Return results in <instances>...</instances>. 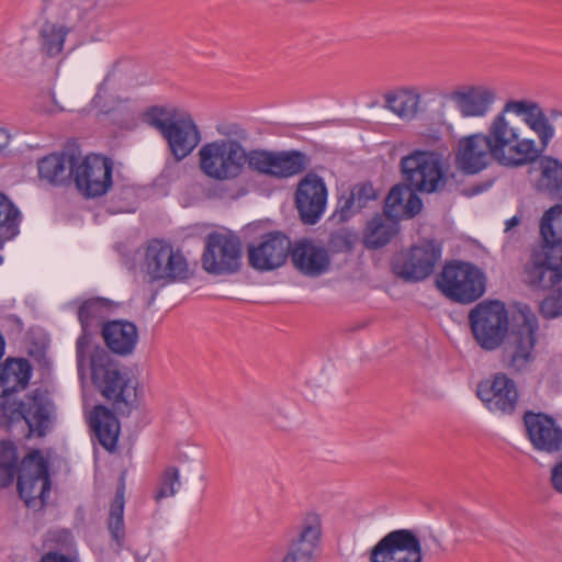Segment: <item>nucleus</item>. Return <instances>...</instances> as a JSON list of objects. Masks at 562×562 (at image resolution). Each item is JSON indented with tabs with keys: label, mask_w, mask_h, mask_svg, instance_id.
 Listing matches in <instances>:
<instances>
[{
	"label": "nucleus",
	"mask_w": 562,
	"mask_h": 562,
	"mask_svg": "<svg viewBox=\"0 0 562 562\" xmlns=\"http://www.w3.org/2000/svg\"><path fill=\"white\" fill-rule=\"evenodd\" d=\"M476 345L485 351L502 347L501 362L513 373L528 370L537 359L539 322L528 305L519 308L509 323L508 311L499 300H484L468 315Z\"/></svg>",
	"instance_id": "nucleus-1"
},
{
	"label": "nucleus",
	"mask_w": 562,
	"mask_h": 562,
	"mask_svg": "<svg viewBox=\"0 0 562 562\" xmlns=\"http://www.w3.org/2000/svg\"><path fill=\"white\" fill-rule=\"evenodd\" d=\"M540 248L524 265L522 282L531 291L550 289L562 281V204L547 210L540 222Z\"/></svg>",
	"instance_id": "nucleus-2"
},
{
	"label": "nucleus",
	"mask_w": 562,
	"mask_h": 562,
	"mask_svg": "<svg viewBox=\"0 0 562 562\" xmlns=\"http://www.w3.org/2000/svg\"><path fill=\"white\" fill-rule=\"evenodd\" d=\"M400 171L402 181L394 184L386 195L387 215H391L393 206L402 205L407 190L413 188L419 193H439L445 190L448 181L440 155L431 150L416 149L402 157Z\"/></svg>",
	"instance_id": "nucleus-3"
},
{
	"label": "nucleus",
	"mask_w": 562,
	"mask_h": 562,
	"mask_svg": "<svg viewBox=\"0 0 562 562\" xmlns=\"http://www.w3.org/2000/svg\"><path fill=\"white\" fill-rule=\"evenodd\" d=\"M55 405L44 387L27 392L22 400L0 401V429L15 436L21 426L25 439L43 438L52 428Z\"/></svg>",
	"instance_id": "nucleus-4"
},
{
	"label": "nucleus",
	"mask_w": 562,
	"mask_h": 562,
	"mask_svg": "<svg viewBox=\"0 0 562 562\" xmlns=\"http://www.w3.org/2000/svg\"><path fill=\"white\" fill-rule=\"evenodd\" d=\"M517 139L516 131L509 126L503 113H498L488 127V133H475L459 139L454 164L463 175L473 176L491 164L497 156L503 157V148Z\"/></svg>",
	"instance_id": "nucleus-5"
},
{
	"label": "nucleus",
	"mask_w": 562,
	"mask_h": 562,
	"mask_svg": "<svg viewBox=\"0 0 562 562\" xmlns=\"http://www.w3.org/2000/svg\"><path fill=\"white\" fill-rule=\"evenodd\" d=\"M143 121L160 133L176 161L188 157L201 142L194 120L190 114L180 115L176 108L151 105L144 111Z\"/></svg>",
	"instance_id": "nucleus-6"
},
{
	"label": "nucleus",
	"mask_w": 562,
	"mask_h": 562,
	"mask_svg": "<svg viewBox=\"0 0 562 562\" xmlns=\"http://www.w3.org/2000/svg\"><path fill=\"white\" fill-rule=\"evenodd\" d=\"M485 272L470 261L450 260L436 276L435 284L447 299L468 305L476 302L486 292Z\"/></svg>",
	"instance_id": "nucleus-7"
},
{
	"label": "nucleus",
	"mask_w": 562,
	"mask_h": 562,
	"mask_svg": "<svg viewBox=\"0 0 562 562\" xmlns=\"http://www.w3.org/2000/svg\"><path fill=\"white\" fill-rule=\"evenodd\" d=\"M120 367V362L100 345L87 352L86 370H90L94 390L106 401L127 404L131 378Z\"/></svg>",
	"instance_id": "nucleus-8"
},
{
	"label": "nucleus",
	"mask_w": 562,
	"mask_h": 562,
	"mask_svg": "<svg viewBox=\"0 0 562 562\" xmlns=\"http://www.w3.org/2000/svg\"><path fill=\"white\" fill-rule=\"evenodd\" d=\"M311 165V157L297 149L269 150L244 148L243 172L247 167L259 175L274 179H286L304 172Z\"/></svg>",
	"instance_id": "nucleus-9"
},
{
	"label": "nucleus",
	"mask_w": 562,
	"mask_h": 562,
	"mask_svg": "<svg viewBox=\"0 0 562 562\" xmlns=\"http://www.w3.org/2000/svg\"><path fill=\"white\" fill-rule=\"evenodd\" d=\"M140 269L148 277L147 282L150 284L160 281L168 284L190 278L186 257L161 239H151L147 244Z\"/></svg>",
	"instance_id": "nucleus-10"
},
{
	"label": "nucleus",
	"mask_w": 562,
	"mask_h": 562,
	"mask_svg": "<svg viewBox=\"0 0 562 562\" xmlns=\"http://www.w3.org/2000/svg\"><path fill=\"white\" fill-rule=\"evenodd\" d=\"M244 148L234 142L205 143L198 153L200 170L216 181L236 180L243 175Z\"/></svg>",
	"instance_id": "nucleus-11"
},
{
	"label": "nucleus",
	"mask_w": 562,
	"mask_h": 562,
	"mask_svg": "<svg viewBox=\"0 0 562 562\" xmlns=\"http://www.w3.org/2000/svg\"><path fill=\"white\" fill-rule=\"evenodd\" d=\"M117 304L105 297H91L85 300L78 311L77 316L81 327V334L76 341V360L78 375H86L87 352L93 348L94 338L102 334V328L108 319L109 313Z\"/></svg>",
	"instance_id": "nucleus-12"
},
{
	"label": "nucleus",
	"mask_w": 562,
	"mask_h": 562,
	"mask_svg": "<svg viewBox=\"0 0 562 562\" xmlns=\"http://www.w3.org/2000/svg\"><path fill=\"white\" fill-rule=\"evenodd\" d=\"M18 471L16 488L20 498L27 507H35L37 501L40 507H44L52 486L48 460L40 449H31L18 464Z\"/></svg>",
	"instance_id": "nucleus-13"
},
{
	"label": "nucleus",
	"mask_w": 562,
	"mask_h": 562,
	"mask_svg": "<svg viewBox=\"0 0 562 562\" xmlns=\"http://www.w3.org/2000/svg\"><path fill=\"white\" fill-rule=\"evenodd\" d=\"M441 255V244L435 239H423L393 257L392 272L406 282H420L432 274Z\"/></svg>",
	"instance_id": "nucleus-14"
},
{
	"label": "nucleus",
	"mask_w": 562,
	"mask_h": 562,
	"mask_svg": "<svg viewBox=\"0 0 562 562\" xmlns=\"http://www.w3.org/2000/svg\"><path fill=\"white\" fill-rule=\"evenodd\" d=\"M113 160L102 154L78 156L74 176L77 190L87 199L105 195L113 187Z\"/></svg>",
	"instance_id": "nucleus-15"
},
{
	"label": "nucleus",
	"mask_w": 562,
	"mask_h": 562,
	"mask_svg": "<svg viewBox=\"0 0 562 562\" xmlns=\"http://www.w3.org/2000/svg\"><path fill=\"white\" fill-rule=\"evenodd\" d=\"M241 243L235 235L210 233L201 257L202 268L210 274L231 276L241 268Z\"/></svg>",
	"instance_id": "nucleus-16"
},
{
	"label": "nucleus",
	"mask_w": 562,
	"mask_h": 562,
	"mask_svg": "<svg viewBox=\"0 0 562 562\" xmlns=\"http://www.w3.org/2000/svg\"><path fill=\"white\" fill-rule=\"evenodd\" d=\"M369 562H423L422 542L412 529H395L370 550Z\"/></svg>",
	"instance_id": "nucleus-17"
},
{
	"label": "nucleus",
	"mask_w": 562,
	"mask_h": 562,
	"mask_svg": "<svg viewBox=\"0 0 562 562\" xmlns=\"http://www.w3.org/2000/svg\"><path fill=\"white\" fill-rule=\"evenodd\" d=\"M292 241L281 231L261 235L257 244H248V265L257 271H272L282 267L290 257Z\"/></svg>",
	"instance_id": "nucleus-18"
},
{
	"label": "nucleus",
	"mask_w": 562,
	"mask_h": 562,
	"mask_svg": "<svg viewBox=\"0 0 562 562\" xmlns=\"http://www.w3.org/2000/svg\"><path fill=\"white\" fill-rule=\"evenodd\" d=\"M328 191L324 179L310 171L299 182L294 204L304 225H315L322 218L327 205Z\"/></svg>",
	"instance_id": "nucleus-19"
},
{
	"label": "nucleus",
	"mask_w": 562,
	"mask_h": 562,
	"mask_svg": "<svg viewBox=\"0 0 562 562\" xmlns=\"http://www.w3.org/2000/svg\"><path fill=\"white\" fill-rule=\"evenodd\" d=\"M476 395L490 412L501 415H513L519 398L516 382L503 372L481 381L476 387Z\"/></svg>",
	"instance_id": "nucleus-20"
},
{
	"label": "nucleus",
	"mask_w": 562,
	"mask_h": 562,
	"mask_svg": "<svg viewBox=\"0 0 562 562\" xmlns=\"http://www.w3.org/2000/svg\"><path fill=\"white\" fill-rule=\"evenodd\" d=\"M522 420L526 436L536 450L555 453L562 449V427L551 415L526 411Z\"/></svg>",
	"instance_id": "nucleus-21"
},
{
	"label": "nucleus",
	"mask_w": 562,
	"mask_h": 562,
	"mask_svg": "<svg viewBox=\"0 0 562 562\" xmlns=\"http://www.w3.org/2000/svg\"><path fill=\"white\" fill-rule=\"evenodd\" d=\"M290 258L293 267L307 277L322 276L328 271L331 262L328 250L307 237L292 243Z\"/></svg>",
	"instance_id": "nucleus-22"
},
{
	"label": "nucleus",
	"mask_w": 562,
	"mask_h": 562,
	"mask_svg": "<svg viewBox=\"0 0 562 562\" xmlns=\"http://www.w3.org/2000/svg\"><path fill=\"white\" fill-rule=\"evenodd\" d=\"M378 199L379 191L371 181L358 182L338 195L330 220L337 224H344L366 209L370 202Z\"/></svg>",
	"instance_id": "nucleus-23"
},
{
	"label": "nucleus",
	"mask_w": 562,
	"mask_h": 562,
	"mask_svg": "<svg viewBox=\"0 0 562 562\" xmlns=\"http://www.w3.org/2000/svg\"><path fill=\"white\" fill-rule=\"evenodd\" d=\"M106 351L120 357H128L134 353L139 340L138 328L135 323L119 318L109 321L103 325L100 335Z\"/></svg>",
	"instance_id": "nucleus-24"
},
{
	"label": "nucleus",
	"mask_w": 562,
	"mask_h": 562,
	"mask_svg": "<svg viewBox=\"0 0 562 562\" xmlns=\"http://www.w3.org/2000/svg\"><path fill=\"white\" fill-rule=\"evenodd\" d=\"M322 536L321 517L310 513L296 539L292 540L281 562H315L314 551Z\"/></svg>",
	"instance_id": "nucleus-25"
},
{
	"label": "nucleus",
	"mask_w": 562,
	"mask_h": 562,
	"mask_svg": "<svg viewBox=\"0 0 562 562\" xmlns=\"http://www.w3.org/2000/svg\"><path fill=\"white\" fill-rule=\"evenodd\" d=\"M33 374L29 359L9 357L0 363V401L9 402L12 396L27 387Z\"/></svg>",
	"instance_id": "nucleus-26"
},
{
	"label": "nucleus",
	"mask_w": 562,
	"mask_h": 562,
	"mask_svg": "<svg viewBox=\"0 0 562 562\" xmlns=\"http://www.w3.org/2000/svg\"><path fill=\"white\" fill-rule=\"evenodd\" d=\"M77 158L78 155L68 151L49 154L37 161L38 177L54 186L70 184Z\"/></svg>",
	"instance_id": "nucleus-27"
},
{
	"label": "nucleus",
	"mask_w": 562,
	"mask_h": 562,
	"mask_svg": "<svg viewBox=\"0 0 562 562\" xmlns=\"http://www.w3.org/2000/svg\"><path fill=\"white\" fill-rule=\"evenodd\" d=\"M398 206H393L390 211L391 215L386 213V198L384 199L383 218L381 214H375L370 221L363 232V244L368 249H380L386 246L392 238L400 232V216L395 210Z\"/></svg>",
	"instance_id": "nucleus-28"
},
{
	"label": "nucleus",
	"mask_w": 562,
	"mask_h": 562,
	"mask_svg": "<svg viewBox=\"0 0 562 562\" xmlns=\"http://www.w3.org/2000/svg\"><path fill=\"white\" fill-rule=\"evenodd\" d=\"M89 426L98 442L109 452H114L120 436V422L115 413L105 405H95L89 419Z\"/></svg>",
	"instance_id": "nucleus-29"
},
{
	"label": "nucleus",
	"mask_w": 562,
	"mask_h": 562,
	"mask_svg": "<svg viewBox=\"0 0 562 562\" xmlns=\"http://www.w3.org/2000/svg\"><path fill=\"white\" fill-rule=\"evenodd\" d=\"M125 475L126 471H123L119 477L115 495L110 503L106 518V529L112 542H114L116 547V553L121 552L126 542V529L124 521Z\"/></svg>",
	"instance_id": "nucleus-30"
},
{
	"label": "nucleus",
	"mask_w": 562,
	"mask_h": 562,
	"mask_svg": "<svg viewBox=\"0 0 562 562\" xmlns=\"http://www.w3.org/2000/svg\"><path fill=\"white\" fill-rule=\"evenodd\" d=\"M537 164L540 172L535 184L537 192L562 201V161L552 156L541 155Z\"/></svg>",
	"instance_id": "nucleus-31"
},
{
	"label": "nucleus",
	"mask_w": 562,
	"mask_h": 562,
	"mask_svg": "<svg viewBox=\"0 0 562 562\" xmlns=\"http://www.w3.org/2000/svg\"><path fill=\"white\" fill-rule=\"evenodd\" d=\"M452 99L462 116H483L493 104L495 93L484 87H472L467 91H456Z\"/></svg>",
	"instance_id": "nucleus-32"
},
{
	"label": "nucleus",
	"mask_w": 562,
	"mask_h": 562,
	"mask_svg": "<svg viewBox=\"0 0 562 562\" xmlns=\"http://www.w3.org/2000/svg\"><path fill=\"white\" fill-rule=\"evenodd\" d=\"M541 155L535 140L517 138L503 148V157L497 156V162L505 167H521L537 162Z\"/></svg>",
	"instance_id": "nucleus-33"
},
{
	"label": "nucleus",
	"mask_w": 562,
	"mask_h": 562,
	"mask_svg": "<svg viewBox=\"0 0 562 562\" xmlns=\"http://www.w3.org/2000/svg\"><path fill=\"white\" fill-rule=\"evenodd\" d=\"M420 95L412 90L391 91L384 94V108L403 120H413L418 113Z\"/></svg>",
	"instance_id": "nucleus-34"
},
{
	"label": "nucleus",
	"mask_w": 562,
	"mask_h": 562,
	"mask_svg": "<svg viewBox=\"0 0 562 562\" xmlns=\"http://www.w3.org/2000/svg\"><path fill=\"white\" fill-rule=\"evenodd\" d=\"M21 220L18 206L0 192V249L5 241L12 240L19 235Z\"/></svg>",
	"instance_id": "nucleus-35"
},
{
	"label": "nucleus",
	"mask_w": 562,
	"mask_h": 562,
	"mask_svg": "<svg viewBox=\"0 0 562 562\" xmlns=\"http://www.w3.org/2000/svg\"><path fill=\"white\" fill-rule=\"evenodd\" d=\"M69 32L70 30L65 25L44 22L38 34L41 50L49 58L58 56Z\"/></svg>",
	"instance_id": "nucleus-36"
},
{
	"label": "nucleus",
	"mask_w": 562,
	"mask_h": 562,
	"mask_svg": "<svg viewBox=\"0 0 562 562\" xmlns=\"http://www.w3.org/2000/svg\"><path fill=\"white\" fill-rule=\"evenodd\" d=\"M113 193L108 201V212L111 214L132 213L137 209V194L134 187L113 184Z\"/></svg>",
	"instance_id": "nucleus-37"
},
{
	"label": "nucleus",
	"mask_w": 562,
	"mask_h": 562,
	"mask_svg": "<svg viewBox=\"0 0 562 562\" xmlns=\"http://www.w3.org/2000/svg\"><path fill=\"white\" fill-rule=\"evenodd\" d=\"M510 111L515 112L517 115H526L525 123L530 128L532 122L544 120L547 117L539 103L527 100H509L506 102L501 113L505 115L506 112Z\"/></svg>",
	"instance_id": "nucleus-38"
},
{
	"label": "nucleus",
	"mask_w": 562,
	"mask_h": 562,
	"mask_svg": "<svg viewBox=\"0 0 562 562\" xmlns=\"http://www.w3.org/2000/svg\"><path fill=\"white\" fill-rule=\"evenodd\" d=\"M181 486L180 472L175 465L167 467L159 477V487L156 491L154 498L160 502L164 498L173 496Z\"/></svg>",
	"instance_id": "nucleus-39"
},
{
	"label": "nucleus",
	"mask_w": 562,
	"mask_h": 562,
	"mask_svg": "<svg viewBox=\"0 0 562 562\" xmlns=\"http://www.w3.org/2000/svg\"><path fill=\"white\" fill-rule=\"evenodd\" d=\"M558 284L546 290H536L535 292H547L548 295L539 304V313L544 319H553L562 316V286Z\"/></svg>",
	"instance_id": "nucleus-40"
},
{
	"label": "nucleus",
	"mask_w": 562,
	"mask_h": 562,
	"mask_svg": "<svg viewBox=\"0 0 562 562\" xmlns=\"http://www.w3.org/2000/svg\"><path fill=\"white\" fill-rule=\"evenodd\" d=\"M357 234L349 228L341 227L330 232L327 240L328 252L341 254L350 252L357 241Z\"/></svg>",
	"instance_id": "nucleus-41"
},
{
	"label": "nucleus",
	"mask_w": 562,
	"mask_h": 562,
	"mask_svg": "<svg viewBox=\"0 0 562 562\" xmlns=\"http://www.w3.org/2000/svg\"><path fill=\"white\" fill-rule=\"evenodd\" d=\"M216 131L223 138L221 142H234L239 146H244V143L249 140V132L238 123H225L218 124Z\"/></svg>",
	"instance_id": "nucleus-42"
},
{
	"label": "nucleus",
	"mask_w": 562,
	"mask_h": 562,
	"mask_svg": "<svg viewBox=\"0 0 562 562\" xmlns=\"http://www.w3.org/2000/svg\"><path fill=\"white\" fill-rule=\"evenodd\" d=\"M419 191H416L415 189L407 190L408 198L406 200V203H402V213H398L400 221L402 218L404 220H412L416 217L423 210L424 203L422 198L418 195Z\"/></svg>",
	"instance_id": "nucleus-43"
},
{
	"label": "nucleus",
	"mask_w": 562,
	"mask_h": 562,
	"mask_svg": "<svg viewBox=\"0 0 562 562\" xmlns=\"http://www.w3.org/2000/svg\"><path fill=\"white\" fill-rule=\"evenodd\" d=\"M531 130L538 135L540 139V148L541 154L547 149L550 140L554 136V128L549 123V119L546 117L544 120L532 122Z\"/></svg>",
	"instance_id": "nucleus-44"
},
{
	"label": "nucleus",
	"mask_w": 562,
	"mask_h": 562,
	"mask_svg": "<svg viewBox=\"0 0 562 562\" xmlns=\"http://www.w3.org/2000/svg\"><path fill=\"white\" fill-rule=\"evenodd\" d=\"M18 467V451L13 441H0V465Z\"/></svg>",
	"instance_id": "nucleus-45"
},
{
	"label": "nucleus",
	"mask_w": 562,
	"mask_h": 562,
	"mask_svg": "<svg viewBox=\"0 0 562 562\" xmlns=\"http://www.w3.org/2000/svg\"><path fill=\"white\" fill-rule=\"evenodd\" d=\"M15 475L19 476L18 467L0 465V490L9 487Z\"/></svg>",
	"instance_id": "nucleus-46"
},
{
	"label": "nucleus",
	"mask_w": 562,
	"mask_h": 562,
	"mask_svg": "<svg viewBox=\"0 0 562 562\" xmlns=\"http://www.w3.org/2000/svg\"><path fill=\"white\" fill-rule=\"evenodd\" d=\"M494 183V179H487L485 181L475 183L469 188L463 189L462 194L471 198L487 191Z\"/></svg>",
	"instance_id": "nucleus-47"
},
{
	"label": "nucleus",
	"mask_w": 562,
	"mask_h": 562,
	"mask_svg": "<svg viewBox=\"0 0 562 562\" xmlns=\"http://www.w3.org/2000/svg\"><path fill=\"white\" fill-rule=\"evenodd\" d=\"M40 562H76V561L71 557H69L58 550H50V551L45 552L41 557Z\"/></svg>",
	"instance_id": "nucleus-48"
},
{
	"label": "nucleus",
	"mask_w": 562,
	"mask_h": 562,
	"mask_svg": "<svg viewBox=\"0 0 562 562\" xmlns=\"http://www.w3.org/2000/svg\"><path fill=\"white\" fill-rule=\"evenodd\" d=\"M551 483L557 492L562 493V461L553 467L551 471Z\"/></svg>",
	"instance_id": "nucleus-49"
},
{
	"label": "nucleus",
	"mask_w": 562,
	"mask_h": 562,
	"mask_svg": "<svg viewBox=\"0 0 562 562\" xmlns=\"http://www.w3.org/2000/svg\"><path fill=\"white\" fill-rule=\"evenodd\" d=\"M521 223V215H514L512 218L505 222V233L510 232L513 228L518 226Z\"/></svg>",
	"instance_id": "nucleus-50"
},
{
	"label": "nucleus",
	"mask_w": 562,
	"mask_h": 562,
	"mask_svg": "<svg viewBox=\"0 0 562 562\" xmlns=\"http://www.w3.org/2000/svg\"><path fill=\"white\" fill-rule=\"evenodd\" d=\"M0 137L2 140L0 142V151L8 145L10 135L4 128H0Z\"/></svg>",
	"instance_id": "nucleus-51"
},
{
	"label": "nucleus",
	"mask_w": 562,
	"mask_h": 562,
	"mask_svg": "<svg viewBox=\"0 0 562 562\" xmlns=\"http://www.w3.org/2000/svg\"><path fill=\"white\" fill-rule=\"evenodd\" d=\"M558 116H562V111H559V110H555V109L550 111V117L551 119H555Z\"/></svg>",
	"instance_id": "nucleus-52"
},
{
	"label": "nucleus",
	"mask_w": 562,
	"mask_h": 562,
	"mask_svg": "<svg viewBox=\"0 0 562 562\" xmlns=\"http://www.w3.org/2000/svg\"><path fill=\"white\" fill-rule=\"evenodd\" d=\"M136 562H143L140 557L136 555Z\"/></svg>",
	"instance_id": "nucleus-53"
},
{
	"label": "nucleus",
	"mask_w": 562,
	"mask_h": 562,
	"mask_svg": "<svg viewBox=\"0 0 562 562\" xmlns=\"http://www.w3.org/2000/svg\"><path fill=\"white\" fill-rule=\"evenodd\" d=\"M2 261H3V258H2V256L0 255V265L2 263Z\"/></svg>",
	"instance_id": "nucleus-54"
},
{
	"label": "nucleus",
	"mask_w": 562,
	"mask_h": 562,
	"mask_svg": "<svg viewBox=\"0 0 562 562\" xmlns=\"http://www.w3.org/2000/svg\"><path fill=\"white\" fill-rule=\"evenodd\" d=\"M0 223H3V216H0Z\"/></svg>",
	"instance_id": "nucleus-55"
}]
</instances>
